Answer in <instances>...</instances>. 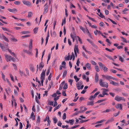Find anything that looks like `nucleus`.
Here are the masks:
<instances>
[{"label":"nucleus","instance_id":"f257e3e1","mask_svg":"<svg viewBox=\"0 0 129 129\" xmlns=\"http://www.w3.org/2000/svg\"><path fill=\"white\" fill-rule=\"evenodd\" d=\"M32 41L31 40L30 41L29 46V50L28 51L24 49L23 50V51L25 52L27 54H32Z\"/></svg>","mask_w":129,"mask_h":129},{"label":"nucleus","instance_id":"f03ea898","mask_svg":"<svg viewBox=\"0 0 129 129\" xmlns=\"http://www.w3.org/2000/svg\"><path fill=\"white\" fill-rule=\"evenodd\" d=\"M99 84L102 87L107 88L108 87V83L106 82H103L102 79H100L99 81Z\"/></svg>","mask_w":129,"mask_h":129},{"label":"nucleus","instance_id":"7ed1b4c3","mask_svg":"<svg viewBox=\"0 0 129 129\" xmlns=\"http://www.w3.org/2000/svg\"><path fill=\"white\" fill-rule=\"evenodd\" d=\"M100 93V91H98L96 92L93 95H91L88 98V100L90 101H93L94 98L97 96V95Z\"/></svg>","mask_w":129,"mask_h":129},{"label":"nucleus","instance_id":"20e7f679","mask_svg":"<svg viewBox=\"0 0 129 129\" xmlns=\"http://www.w3.org/2000/svg\"><path fill=\"white\" fill-rule=\"evenodd\" d=\"M115 100L119 102L121 101L125 102V99H124L123 97H120L118 95H116L115 98Z\"/></svg>","mask_w":129,"mask_h":129},{"label":"nucleus","instance_id":"39448f33","mask_svg":"<svg viewBox=\"0 0 129 129\" xmlns=\"http://www.w3.org/2000/svg\"><path fill=\"white\" fill-rule=\"evenodd\" d=\"M22 2L24 5H26L28 7H29L31 6V4L29 1L24 0L22 1Z\"/></svg>","mask_w":129,"mask_h":129},{"label":"nucleus","instance_id":"423d86ee","mask_svg":"<svg viewBox=\"0 0 129 129\" xmlns=\"http://www.w3.org/2000/svg\"><path fill=\"white\" fill-rule=\"evenodd\" d=\"M103 77L104 78H105L106 79L109 80L110 79H112L113 80H115V79L114 78L112 77L111 76L107 75L106 76L104 75H102Z\"/></svg>","mask_w":129,"mask_h":129},{"label":"nucleus","instance_id":"0eeeda50","mask_svg":"<svg viewBox=\"0 0 129 129\" xmlns=\"http://www.w3.org/2000/svg\"><path fill=\"white\" fill-rule=\"evenodd\" d=\"M47 5V4H46L44 6L45 7L44 9V11L43 13V14H46L48 11V5Z\"/></svg>","mask_w":129,"mask_h":129},{"label":"nucleus","instance_id":"6e6552de","mask_svg":"<svg viewBox=\"0 0 129 129\" xmlns=\"http://www.w3.org/2000/svg\"><path fill=\"white\" fill-rule=\"evenodd\" d=\"M79 50L78 49V46L76 45H75L74 48V52L75 53V55L77 56V52L78 53Z\"/></svg>","mask_w":129,"mask_h":129},{"label":"nucleus","instance_id":"1a4fd4ad","mask_svg":"<svg viewBox=\"0 0 129 129\" xmlns=\"http://www.w3.org/2000/svg\"><path fill=\"white\" fill-rule=\"evenodd\" d=\"M5 56L7 62L11 61V56H9L7 54H5Z\"/></svg>","mask_w":129,"mask_h":129},{"label":"nucleus","instance_id":"9d476101","mask_svg":"<svg viewBox=\"0 0 129 129\" xmlns=\"http://www.w3.org/2000/svg\"><path fill=\"white\" fill-rule=\"evenodd\" d=\"M8 10L9 11L13 13L16 12L18 11L15 8H13V9L9 8Z\"/></svg>","mask_w":129,"mask_h":129},{"label":"nucleus","instance_id":"9b49d317","mask_svg":"<svg viewBox=\"0 0 129 129\" xmlns=\"http://www.w3.org/2000/svg\"><path fill=\"white\" fill-rule=\"evenodd\" d=\"M46 71V70H43L41 74V77L40 78L44 79L45 77V72Z\"/></svg>","mask_w":129,"mask_h":129},{"label":"nucleus","instance_id":"f8f14e48","mask_svg":"<svg viewBox=\"0 0 129 129\" xmlns=\"http://www.w3.org/2000/svg\"><path fill=\"white\" fill-rule=\"evenodd\" d=\"M115 108L117 109H119L120 110H122V105L121 104H117L115 106Z\"/></svg>","mask_w":129,"mask_h":129},{"label":"nucleus","instance_id":"ddd939ff","mask_svg":"<svg viewBox=\"0 0 129 129\" xmlns=\"http://www.w3.org/2000/svg\"><path fill=\"white\" fill-rule=\"evenodd\" d=\"M94 104V102L93 101H88L87 103V106H93Z\"/></svg>","mask_w":129,"mask_h":129},{"label":"nucleus","instance_id":"4468645a","mask_svg":"<svg viewBox=\"0 0 129 129\" xmlns=\"http://www.w3.org/2000/svg\"><path fill=\"white\" fill-rule=\"evenodd\" d=\"M105 92L104 91L102 92V94H100L98 95V97H104V95H108V94L107 93H105Z\"/></svg>","mask_w":129,"mask_h":129},{"label":"nucleus","instance_id":"2eb2a0df","mask_svg":"<svg viewBox=\"0 0 129 129\" xmlns=\"http://www.w3.org/2000/svg\"><path fill=\"white\" fill-rule=\"evenodd\" d=\"M114 118L113 117H111L110 119L108 120L105 123V124H106L108 123H109L110 122H112Z\"/></svg>","mask_w":129,"mask_h":129},{"label":"nucleus","instance_id":"dca6fc26","mask_svg":"<svg viewBox=\"0 0 129 129\" xmlns=\"http://www.w3.org/2000/svg\"><path fill=\"white\" fill-rule=\"evenodd\" d=\"M110 84H112L113 85L117 86L119 85L118 83L114 82V81L112 80L110 81Z\"/></svg>","mask_w":129,"mask_h":129},{"label":"nucleus","instance_id":"f3484780","mask_svg":"<svg viewBox=\"0 0 129 129\" xmlns=\"http://www.w3.org/2000/svg\"><path fill=\"white\" fill-rule=\"evenodd\" d=\"M44 63L42 61L39 64V68H41V69H42L44 67Z\"/></svg>","mask_w":129,"mask_h":129},{"label":"nucleus","instance_id":"a211bd4d","mask_svg":"<svg viewBox=\"0 0 129 129\" xmlns=\"http://www.w3.org/2000/svg\"><path fill=\"white\" fill-rule=\"evenodd\" d=\"M95 80L96 82H98L99 80V76L97 73H96L95 74Z\"/></svg>","mask_w":129,"mask_h":129},{"label":"nucleus","instance_id":"6ab92c4d","mask_svg":"<svg viewBox=\"0 0 129 129\" xmlns=\"http://www.w3.org/2000/svg\"><path fill=\"white\" fill-rule=\"evenodd\" d=\"M81 85V82L80 81L78 82L76 84V87L77 89L79 90L80 89V87Z\"/></svg>","mask_w":129,"mask_h":129},{"label":"nucleus","instance_id":"aec40b11","mask_svg":"<svg viewBox=\"0 0 129 129\" xmlns=\"http://www.w3.org/2000/svg\"><path fill=\"white\" fill-rule=\"evenodd\" d=\"M49 31H48V33H47V37L46 38V43H45L46 45L47 44V43L48 41V40L49 39Z\"/></svg>","mask_w":129,"mask_h":129},{"label":"nucleus","instance_id":"412c9836","mask_svg":"<svg viewBox=\"0 0 129 129\" xmlns=\"http://www.w3.org/2000/svg\"><path fill=\"white\" fill-rule=\"evenodd\" d=\"M49 31H48V33H47V37L46 38V43H45L46 45L47 44V43L48 41V40L49 39Z\"/></svg>","mask_w":129,"mask_h":129},{"label":"nucleus","instance_id":"4be33fe9","mask_svg":"<svg viewBox=\"0 0 129 129\" xmlns=\"http://www.w3.org/2000/svg\"><path fill=\"white\" fill-rule=\"evenodd\" d=\"M19 73L21 76H22L23 75L26 76L24 72H23V71H21L20 70H19Z\"/></svg>","mask_w":129,"mask_h":129},{"label":"nucleus","instance_id":"5701e85b","mask_svg":"<svg viewBox=\"0 0 129 129\" xmlns=\"http://www.w3.org/2000/svg\"><path fill=\"white\" fill-rule=\"evenodd\" d=\"M90 65L91 64L88 63H87L85 64L86 67H87L88 69L90 70L91 69Z\"/></svg>","mask_w":129,"mask_h":129},{"label":"nucleus","instance_id":"b1692460","mask_svg":"<svg viewBox=\"0 0 129 129\" xmlns=\"http://www.w3.org/2000/svg\"><path fill=\"white\" fill-rule=\"evenodd\" d=\"M76 35V34L75 31H73L71 34L70 36L71 38H73V37H74Z\"/></svg>","mask_w":129,"mask_h":129},{"label":"nucleus","instance_id":"393cba45","mask_svg":"<svg viewBox=\"0 0 129 129\" xmlns=\"http://www.w3.org/2000/svg\"><path fill=\"white\" fill-rule=\"evenodd\" d=\"M2 37L3 38V39H4L5 41L7 42H9V40H8V39L5 36L3 35L2 36Z\"/></svg>","mask_w":129,"mask_h":129},{"label":"nucleus","instance_id":"a878e982","mask_svg":"<svg viewBox=\"0 0 129 129\" xmlns=\"http://www.w3.org/2000/svg\"><path fill=\"white\" fill-rule=\"evenodd\" d=\"M38 29V28L36 27L34 29L33 31L34 33L36 34L37 33Z\"/></svg>","mask_w":129,"mask_h":129},{"label":"nucleus","instance_id":"bb28decb","mask_svg":"<svg viewBox=\"0 0 129 129\" xmlns=\"http://www.w3.org/2000/svg\"><path fill=\"white\" fill-rule=\"evenodd\" d=\"M107 100V99H103V100H98L96 102V103H100L101 102L105 101L106 100Z\"/></svg>","mask_w":129,"mask_h":129},{"label":"nucleus","instance_id":"cd10ccee","mask_svg":"<svg viewBox=\"0 0 129 129\" xmlns=\"http://www.w3.org/2000/svg\"><path fill=\"white\" fill-rule=\"evenodd\" d=\"M80 29L83 31L84 33H86V29H85V28L81 26H80Z\"/></svg>","mask_w":129,"mask_h":129},{"label":"nucleus","instance_id":"c85d7f7f","mask_svg":"<svg viewBox=\"0 0 129 129\" xmlns=\"http://www.w3.org/2000/svg\"><path fill=\"white\" fill-rule=\"evenodd\" d=\"M67 73V71H65L63 74L62 78H64L66 76Z\"/></svg>","mask_w":129,"mask_h":129},{"label":"nucleus","instance_id":"c756f323","mask_svg":"<svg viewBox=\"0 0 129 129\" xmlns=\"http://www.w3.org/2000/svg\"><path fill=\"white\" fill-rule=\"evenodd\" d=\"M53 119L54 123L56 124L57 121V118L56 117H54L53 118Z\"/></svg>","mask_w":129,"mask_h":129},{"label":"nucleus","instance_id":"7c9ffc66","mask_svg":"<svg viewBox=\"0 0 129 129\" xmlns=\"http://www.w3.org/2000/svg\"><path fill=\"white\" fill-rule=\"evenodd\" d=\"M64 85V83H63V82L61 83L60 85L59 86V90H61L62 89V87L63 86V85Z\"/></svg>","mask_w":129,"mask_h":129},{"label":"nucleus","instance_id":"2f4dec72","mask_svg":"<svg viewBox=\"0 0 129 129\" xmlns=\"http://www.w3.org/2000/svg\"><path fill=\"white\" fill-rule=\"evenodd\" d=\"M33 13L31 12H28V17H30L33 16Z\"/></svg>","mask_w":129,"mask_h":129},{"label":"nucleus","instance_id":"473e14b6","mask_svg":"<svg viewBox=\"0 0 129 129\" xmlns=\"http://www.w3.org/2000/svg\"><path fill=\"white\" fill-rule=\"evenodd\" d=\"M111 111L110 109H107L106 110L103 111L102 112L103 113H105L107 112H109Z\"/></svg>","mask_w":129,"mask_h":129},{"label":"nucleus","instance_id":"72a5a7b5","mask_svg":"<svg viewBox=\"0 0 129 129\" xmlns=\"http://www.w3.org/2000/svg\"><path fill=\"white\" fill-rule=\"evenodd\" d=\"M103 68V70L104 72H107L108 71V68L105 66H104Z\"/></svg>","mask_w":129,"mask_h":129},{"label":"nucleus","instance_id":"f704fd0d","mask_svg":"<svg viewBox=\"0 0 129 129\" xmlns=\"http://www.w3.org/2000/svg\"><path fill=\"white\" fill-rule=\"evenodd\" d=\"M74 122V119L69 120V122L71 125H73Z\"/></svg>","mask_w":129,"mask_h":129},{"label":"nucleus","instance_id":"c9c22d12","mask_svg":"<svg viewBox=\"0 0 129 129\" xmlns=\"http://www.w3.org/2000/svg\"><path fill=\"white\" fill-rule=\"evenodd\" d=\"M99 65L100 66V67L101 68H103L104 66H105L103 64L102 62H99L98 63Z\"/></svg>","mask_w":129,"mask_h":129},{"label":"nucleus","instance_id":"e433bc0d","mask_svg":"<svg viewBox=\"0 0 129 129\" xmlns=\"http://www.w3.org/2000/svg\"><path fill=\"white\" fill-rule=\"evenodd\" d=\"M74 78L75 79L76 82H78L79 80V78H77L76 76H74Z\"/></svg>","mask_w":129,"mask_h":129},{"label":"nucleus","instance_id":"4c0bfd02","mask_svg":"<svg viewBox=\"0 0 129 129\" xmlns=\"http://www.w3.org/2000/svg\"><path fill=\"white\" fill-rule=\"evenodd\" d=\"M95 68L97 72H99L100 71V70L98 66H95Z\"/></svg>","mask_w":129,"mask_h":129},{"label":"nucleus","instance_id":"58836bf2","mask_svg":"<svg viewBox=\"0 0 129 129\" xmlns=\"http://www.w3.org/2000/svg\"><path fill=\"white\" fill-rule=\"evenodd\" d=\"M29 31H24L21 32V33L23 34H26L29 33Z\"/></svg>","mask_w":129,"mask_h":129},{"label":"nucleus","instance_id":"ea45409f","mask_svg":"<svg viewBox=\"0 0 129 129\" xmlns=\"http://www.w3.org/2000/svg\"><path fill=\"white\" fill-rule=\"evenodd\" d=\"M105 121V120H104V119L102 120H101L97 121L96 122V123L98 124V123H101Z\"/></svg>","mask_w":129,"mask_h":129},{"label":"nucleus","instance_id":"a19ab883","mask_svg":"<svg viewBox=\"0 0 129 129\" xmlns=\"http://www.w3.org/2000/svg\"><path fill=\"white\" fill-rule=\"evenodd\" d=\"M119 60L122 62L124 61L123 58L120 56H119Z\"/></svg>","mask_w":129,"mask_h":129},{"label":"nucleus","instance_id":"79ce46f5","mask_svg":"<svg viewBox=\"0 0 129 129\" xmlns=\"http://www.w3.org/2000/svg\"><path fill=\"white\" fill-rule=\"evenodd\" d=\"M66 90L63 91L62 93L63 95V96H67V94L66 93Z\"/></svg>","mask_w":129,"mask_h":129},{"label":"nucleus","instance_id":"37998d69","mask_svg":"<svg viewBox=\"0 0 129 129\" xmlns=\"http://www.w3.org/2000/svg\"><path fill=\"white\" fill-rule=\"evenodd\" d=\"M66 118V114L65 113H63V116L62 117V119L63 120L65 119Z\"/></svg>","mask_w":129,"mask_h":129},{"label":"nucleus","instance_id":"c03bdc74","mask_svg":"<svg viewBox=\"0 0 129 129\" xmlns=\"http://www.w3.org/2000/svg\"><path fill=\"white\" fill-rule=\"evenodd\" d=\"M60 106L59 105V104L57 107H56L54 108V111L56 110L59 109L60 108Z\"/></svg>","mask_w":129,"mask_h":129},{"label":"nucleus","instance_id":"a18cd8bd","mask_svg":"<svg viewBox=\"0 0 129 129\" xmlns=\"http://www.w3.org/2000/svg\"><path fill=\"white\" fill-rule=\"evenodd\" d=\"M101 90H103V91H104L105 93H107L106 92H108L109 91V90L108 89H106L105 88H102L101 89Z\"/></svg>","mask_w":129,"mask_h":129},{"label":"nucleus","instance_id":"49530a36","mask_svg":"<svg viewBox=\"0 0 129 129\" xmlns=\"http://www.w3.org/2000/svg\"><path fill=\"white\" fill-rule=\"evenodd\" d=\"M40 117L39 116H38L37 120V123H38L39 124L40 122Z\"/></svg>","mask_w":129,"mask_h":129},{"label":"nucleus","instance_id":"de8ad7c7","mask_svg":"<svg viewBox=\"0 0 129 129\" xmlns=\"http://www.w3.org/2000/svg\"><path fill=\"white\" fill-rule=\"evenodd\" d=\"M98 14L99 16L102 18H104L105 17L103 15V14L101 13H100L99 15L98 13Z\"/></svg>","mask_w":129,"mask_h":129},{"label":"nucleus","instance_id":"09e8293b","mask_svg":"<svg viewBox=\"0 0 129 129\" xmlns=\"http://www.w3.org/2000/svg\"><path fill=\"white\" fill-rule=\"evenodd\" d=\"M9 75L10 76V77L11 78L12 80L13 81H14V77H13V76L10 73V74Z\"/></svg>","mask_w":129,"mask_h":129},{"label":"nucleus","instance_id":"8fccbe9b","mask_svg":"<svg viewBox=\"0 0 129 129\" xmlns=\"http://www.w3.org/2000/svg\"><path fill=\"white\" fill-rule=\"evenodd\" d=\"M20 2L18 1H16L14 2V4L16 5H19L20 4Z\"/></svg>","mask_w":129,"mask_h":129},{"label":"nucleus","instance_id":"3c124183","mask_svg":"<svg viewBox=\"0 0 129 129\" xmlns=\"http://www.w3.org/2000/svg\"><path fill=\"white\" fill-rule=\"evenodd\" d=\"M25 70L27 75L28 76H29V70H28V69L27 68H25Z\"/></svg>","mask_w":129,"mask_h":129},{"label":"nucleus","instance_id":"603ef678","mask_svg":"<svg viewBox=\"0 0 129 129\" xmlns=\"http://www.w3.org/2000/svg\"><path fill=\"white\" fill-rule=\"evenodd\" d=\"M91 62L93 65H96V63L93 60H91Z\"/></svg>","mask_w":129,"mask_h":129},{"label":"nucleus","instance_id":"864d4df0","mask_svg":"<svg viewBox=\"0 0 129 129\" xmlns=\"http://www.w3.org/2000/svg\"><path fill=\"white\" fill-rule=\"evenodd\" d=\"M47 121H48V124H47V125H49L50 124V123L51 122V121L49 120V117H48V119H47Z\"/></svg>","mask_w":129,"mask_h":129},{"label":"nucleus","instance_id":"5fc2aeb1","mask_svg":"<svg viewBox=\"0 0 129 129\" xmlns=\"http://www.w3.org/2000/svg\"><path fill=\"white\" fill-rule=\"evenodd\" d=\"M68 88V84L67 83H66L64 85L63 88L64 89H66Z\"/></svg>","mask_w":129,"mask_h":129},{"label":"nucleus","instance_id":"6e6d98bb","mask_svg":"<svg viewBox=\"0 0 129 129\" xmlns=\"http://www.w3.org/2000/svg\"><path fill=\"white\" fill-rule=\"evenodd\" d=\"M92 46L96 48H97L98 47L95 44H94L93 42L91 44Z\"/></svg>","mask_w":129,"mask_h":129},{"label":"nucleus","instance_id":"4d7b16f0","mask_svg":"<svg viewBox=\"0 0 129 129\" xmlns=\"http://www.w3.org/2000/svg\"><path fill=\"white\" fill-rule=\"evenodd\" d=\"M50 68H49L48 69V70L46 72V74L47 76H48V75L49 74L50 72Z\"/></svg>","mask_w":129,"mask_h":129},{"label":"nucleus","instance_id":"13d9d810","mask_svg":"<svg viewBox=\"0 0 129 129\" xmlns=\"http://www.w3.org/2000/svg\"><path fill=\"white\" fill-rule=\"evenodd\" d=\"M48 104L50 105L53 106L54 104V102L53 101H51L48 103Z\"/></svg>","mask_w":129,"mask_h":129},{"label":"nucleus","instance_id":"bf43d9fd","mask_svg":"<svg viewBox=\"0 0 129 129\" xmlns=\"http://www.w3.org/2000/svg\"><path fill=\"white\" fill-rule=\"evenodd\" d=\"M80 62L79 61V58L78 59L77 61V62H76V64L77 66H79V64L80 63Z\"/></svg>","mask_w":129,"mask_h":129},{"label":"nucleus","instance_id":"052dcab7","mask_svg":"<svg viewBox=\"0 0 129 129\" xmlns=\"http://www.w3.org/2000/svg\"><path fill=\"white\" fill-rule=\"evenodd\" d=\"M52 77V74L51 73H50L49 76L48 78V80H50L51 79V78Z\"/></svg>","mask_w":129,"mask_h":129},{"label":"nucleus","instance_id":"680f3d73","mask_svg":"<svg viewBox=\"0 0 129 129\" xmlns=\"http://www.w3.org/2000/svg\"><path fill=\"white\" fill-rule=\"evenodd\" d=\"M2 29L4 31H9V30L8 29H7L6 27H2Z\"/></svg>","mask_w":129,"mask_h":129},{"label":"nucleus","instance_id":"e2e57ef3","mask_svg":"<svg viewBox=\"0 0 129 129\" xmlns=\"http://www.w3.org/2000/svg\"><path fill=\"white\" fill-rule=\"evenodd\" d=\"M2 77L3 79L4 80V81H6V80L5 79V75L3 73L2 74Z\"/></svg>","mask_w":129,"mask_h":129},{"label":"nucleus","instance_id":"0e129e2a","mask_svg":"<svg viewBox=\"0 0 129 129\" xmlns=\"http://www.w3.org/2000/svg\"><path fill=\"white\" fill-rule=\"evenodd\" d=\"M82 54L85 58H87V55L85 54L84 52H82Z\"/></svg>","mask_w":129,"mask_h":129},{"label":"nucleus","instance_id":"69168bd1","mask_svg":"<svg viewBox=\"0 0 129 129\" xmlns=\"http://www.w3.org/2000/svg\"><path fill=\"white\" fill-rule=\"evenodd\" d=\"M128 9L127 8H125L124 10H123L122 12H123V14H125L126 13L125 11H128Z\"/></svg>","mask_w":129,"mask_h":129},{"label":"nucleus","instance_id":"338daca9","mask_svg":"<svg viewBox=\"0 0 129 129\" xmlns=\"http://www.w3.org/2000/svg\"><path fill=\"white\" fill-rule=\"evenodd\" d=\"M19 128L20 129H22V128L23 125L22 123L21 122L19 123Z\"/></svg>","mask_w":129,"mask_h":129},{"label":"nucleus","instance_id":"774afa93","mask_svg":"<svg viewBox=\"0 0 129 129\" xmlns=\"http://www.w3.org/2000/svg\"><path fill=\"white\" fill-rule=\"evenodd\" d=\"M110 71L111 72L114 73H116L117 72V71L116 70H114L113 69H111L110 70Z\"/></svg>","mask_w":129,"mask_h":129}]
</instances>
